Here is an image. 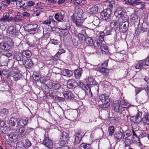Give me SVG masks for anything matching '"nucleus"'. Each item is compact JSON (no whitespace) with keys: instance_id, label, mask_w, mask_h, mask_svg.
<instances>
[{"instance_id":"4be33fe9","label":"nucleus","mask_w":149,"mask_h":149,"mask_svg":"<svg viewBox=\"0 0 149 149\" xmlns=\"http://www.w3.org/2000/svg\"><path fill=\"white\" fill-rule=\"evenodd\" d=\"M99 70L100 72L104 75L106 76L108 74L109 70L108 69L104 66H101L99 67Z\"/></svg>"},{"instance_id":"9d476101","label":"nucleus","mask_w":149,"mask_h":149,"mask_svg":"<svg viewBox=\"0 0 149 149\" xmlns=\"http://www.w3.org/2000/svg\"><path fill=\"white\" fill-rule=\"evenodd\" d=\"M29 119L26 117L20 118L19 121L17 122V124L20 127H24L28 122Z\"/></svg>"},{"instance_id":"f704fd0d","label":"nucleus","mask_w":149,"mask_h":149,"mask_svg":"<svg viewBox=\"0 0 149 149\" xmlns=\"http://www.w3.org/2000/svg\"><path fill=\"white\" fill-rule=\"evenodd\" d=\"M114 136L115 138L118 140L122 139L123 137L125 139V134H124V135L123 136L122 132L121 131L118 132L115 134Z\"/></svg>"},{"instance_id":"774afa93","label":"nucleus","mask_w":149,"mask_h":149,"mask_svg":"<svg viewBox=\"0 0 149 149\" xmlns=\"http://www.w3.org/2000/svg\"><path fill=\"white\" fill-rule=\"evenodd\" d=\"M143 60H144L145 65L146 66H149V56H147L146 58V59H144Z\"/></svg>"},{"instance_id":"423d86ee","label":"nucleus","mask_w":149,"mask_h":149,"mask_svg":"<svg viewBox=\"0 0 149 149\" xmlns=\"http://www.w3.org/2000/svg\"><path fill=\"white\" fill-rule=\"evenodd\" d=\"M121 104V108H122V109L119 113L122 114L123 116L125 117V118L126 117L128 118V114L129 113V112L128 110L127 106L125 103L123 104V102Z\"/></svg>"},{"instance_id":"b1692460","label":"nucleus","mask_w":149,"mask_h":149,"mask_svg":"<svg viewBox=\"0 0 149 149\" xmlns=\"http://www.w3.org/2000/svg\"><path fill=\"white\" fill-rule=\"evenodd\" d=\"M142 122L143 123L146 125H149V119L148 115L147 113L143 115V117L142 118Z\"/></svg>"},{"instance_id":"0eeeda50","label":"nucleus","mask_w":149,"mask_h":149,"mask_svg":"<svg viewBox=\"0 0 149 149\" xmlns=\"http://www.w3.org/2000/svg\"><path fill=\"white\" fill-rule=\"evenodd\" d=\"M114 15L118 18H121L126 15L125 11L123 8H118L115 12Z\"/></svg>"},{"instance_id":"4468645a","label":"nucleus","mask_w":149,"mask_h":149,"mask_svg":"<svg viewBox=\"0 0 149 149\" xmlns=\"http://www.w3.org/2000/svg\"><path fill=\"white\" fill-rule=\"evenodd\" d=\"M122 102L123 104V102H121L120 101L119 102V101H117L113 104L114 109L115 111L119 112L121 111L122 108H121V106H120V104L122 105L121 104Z\"/></svg>"},{"instance_id":"f8f14e48","label":"nucleus","mask_w":149,"mask_h":149,"mask_svg":"<svg viewBox=\"0 0 149 149\" xmlns=\"http://www.w3.org/2000/svg\"><path fill=\"white\" fill-rule=\"evenodd\" d=\"M9 139L10 141L13 142H15L17 141L18 135L16 132H12L9 135Z\"/></svg>"},{"instance_id":"49530a36","label":"nucleus","mask_w":149,"mask_h":149,"mask_svg":"<svg viewBox=\"0 0 149 149\" xmlns=\"http://www.w3.org/2000/svg\"><path fill=\"white\" fill-rule=\"evenodd\" d=\"M100 22V19L98 17H96L94 18L93 23L95 26L98 25Z\"/></svg>"},{"instance_id":"58836bf2","label":"nucleus","mask_w":149,"mask_h":149,"mask_svg":"<svg viewBox=\"0 0 149 149\" xmlns=\"http://www.w3.org/2000/svg\"><path fill=\"white\" fill-rule=\"evenodd\" d=\"M9 17V14L8 13H6L4 14L3 17L0 19V21L5 22L8 19Z\"/></svg>"},{"instance_id":"f3484780","label":"nucleus","mask_w":149,"mask_h":149,"mask_svg":"<svg viewBox=\"0 0 149 149\" xmlns=\"http://www.w3.org/2000/svg\"><path fill=\"white\" fill-rule=\"evenodd\" d=\"M71 19L73 23H74L77 27H81L83 26L81 24L82 21L81 19L75 18H74V19L72 17H71Z\"/></svg>"},{"instance_id":"13d9d810","label":"nucleus","mask_w":149,"mask_h":149,"mask_svg":"<svg viewBox=\"0 0 149 149\" xmlns=\"http://www.w3.org/2000/svg\"><path fill=\"white\" fill-rule=\"evenodd\" d=\"M36 26H38V25L36 24H28L27 26V29H33Z\"/></svg>"},{"instance_id":"2eb2a0df","label":"nucleus","mask_w":149,"mask_h":149,"mask_svg":"<svg viewBox=\"0 0 149 149\" xmlns=\"http://www.w3.org/2000/svg\"><path fill=\"white\" fill-rule=\"evenodd\" d=\"M23 64L25 68H31L33 66V63L30 59H27L24 61Z\"/></svg>"},{"instance_id":"e2e57ef3","label":"nucleus","mask_w":149,"mask_h":149,"mask_svg":"<svg viewBox=\"0 0 149 149\" xmlns=\"http://www.w3.org/2000/svg\"><path fill=\"white\" fill-rule=\"evenodd\" d=\"M117 120L116 119L113 117H111L109 120V121L111 123L115 124Z\"/></svg>"},{"instance_id":"c756f323","label":"nucleus","mask_w":149,"mask_h":149,"mask_svg":"<svg viewBox=\"0 0 149 149\" xmlns=\"http://www.w3.org/2000/svg\"><path fill=\"white\" fill-rule=\"evenodd\" d=\"M26 133V131L24 127H21L19 129V134L21 137H23L24 136Z\"/></svg>"},{"instance_id":"7c9ffc66","label":"nucleus","mask_w":149,"mask_h":149,"mask_svg":"<svg viewBox=\"0 0 149 149\" xmlns=\"http://www.w3.org/2000/svg\"><path fill=\"white\" fill-rule=\"evenodd\" d=\"M75 83V81L73 79L69 80L67 82V86L69 88H72L74 87Z\"/></svg>"},{"instance_id":"6e6d98bb","label":"nucleus","mask_w":149,"mask_h":149,"mask_svg":"<svg viewBox=\"0 0 149 149\" xmlns=\"http://www.w3.org/2000/svg\"><path fill=\"white\" fill-rule=\"evenodd\" d=\"M143 24H138V27L139 28H141V31H147L148 30V28L145 27H143Z\"/></svg>"},{"instance_id":"338daca9","label":"nucleus","mask_w":149,"mask_h":149,"mask_svg":"<svg viewBox=\"0 0 149 149\" xmlns=\"http://www.w3.org/2000/svg\"><path fill=\"white\" fill-rule=\"evenodd\" d=\"M70 36V33L68 31L64 32L63 34V38L65 39L68 38Z\"/></svg>"},{"instance_id":"a878e982","label":"nucleus","mask_w":149,"mask_h":149,"mask_svg":"<svg viewBox=\"0 0 149 149\" xmlns=\"http://www.w3.org/2000/svg\"><path fill=\"white\" fill-rule=\"evenodd\" d=\"M7 31L8 33L13 34V36L15 35L16 32V29L14 26L9 27Z\"/></svg>"},{"instance_id":"052dcab7","label":"nucleus","mask_w":149,"mask_h":149,"mask_svg":"<svg viewBox=\"0 0 149 149\" xmlns=\"http://www.w3.org/2000/svg\"><path fill=\"white\" fill-rule=\"evenodd\" d=\"M10 0H4L2 1V3L5 6H8L10 4Z\"/></svg>"},{"instance_id":"6e6552de","label":"nucleus","mask_w":149,"mask_h":149,"mask_svg":"<svg viewBox=\"0 0 149 149\" xmlns=\"http://www.w3.org/2000/svg\"><path fill=\"white\" fill-rule=\"evenodd\" d=\"M65 13L64 11L61 10L55 14L54 18L59 22H62L64 18Z\"/></svg>"},{"instance_id":"bb28decb","label":"nucleus","mask_w":149,"mask_h":149,"mask_svg":"<svg viewBox=\"0 0 149 149\" xmlns=\"http://www.w3.org/2000/svg\"><path fill=\"white\" fill-rule=\"evenodd\" d=\"M5 40L7 42L6 44L10 47L13 46L14 45V42L12 39L10 37L6 36L5 38Z\"/></svg>"},{"instance_id":"6ab92c4d","label":"nucleus","mask_w":149,"mask_h":149,"mask_svg":"<svg viewBox=\"0 0 149 149\" xmlns=\"http://www.w3.org/2000/svg\"><path fill=\"white\" fill-rule=\"evenodd\" d=\"M91 87L90 85L88 84L86 85V89L84 90L86 94L89 97H91L92 96V94L91 90Z\"/></svg>"},{"instance_id":"7ed1b4c3","label":"nucleus","mask_w":149,"mask_h":149,"mask_svg":"<svg viewBox=\"0 0 149 149\" xmlns=\"http://www.w3.org/2000/svg\"><path fill=\"white\" fill-rule=\"evenodd\" d=\"M142 113L140 111H138L135 116H130L131 121L134 123L139 124L142 122Z\"/></svg>"},{"instance_id":"69168bd1","label":"nucleus","mask_w":149,"mask_h":149,"mask_svg":"<svg viewBox=\"0 0 149 149\" xmlns=\"http://www.w3.org/2000/svg\"><path fill=\"white\" fill-rule=\"evenodd\" d=\"M1 114L4 115H6L8 113L9 111L6 109H1Z\"/></svg>"},{"instance_id":"aec40b11","label":"nucleus","mask_w":149,"mask_h":149,"mask_svg":"<svg viewBox=\"0 0 149 149\" xmlns=\"http://www.w3.org/2000/svg\"><path fill=\"white\" fill-rule=\"evenodd\" d=\"M98 10V6L94 5L88 10V12L91 14H95L97 13Z\"/></svg>"},{"instance_id":"5701e85b","label":"nucleus","mask_w":149,"mask_h":149,"mask_svg":"<svg viewBox=\"0 0 149 149\" xmlns=\"http://www.w3.org/2000/svg\"><path fill=\"white\" fill-rule=\"evenodd\" d=\"M129 132H130L129 131H127L126 132V134L127 135V137H128L130 135V134H128V133H129ZM125 139L124 141L125 143V146H129L132 142V140L129 139L128 137L127 138L125 137Z\"/></svg>"},{"instance_id":"c9c22d12","label":"nucleus","mask_w":149,"mask_h":149,"mask_svg":"<svg viewBox=\"0 0 149 149\" xmlns=\"http://www.w3.org/2000/svg\"><path fill=\"white\" fill-rule=\"evenodd\" d=\"M91 144L82 143L80 145L79 149H91Z\"/></svg>"},{"instance_id":"bf43d9fd","label":"nucleus","mask_w":149,"mask_h":149,"mask_svg":"<svg viewBox=\"0 0 149 149\" xmlns=\"http://www.w3.org/2000/svg\"><path fill=\"white\" fill-rule=\"evenodd\" d=\"M104 32H102L100 34L99 38V40L101 42H103L104 41Z\"/></svg>"},{"instance_id":"ddd939ff","label":"nucleus","mask_w":149,"mask_h":149,"mask_svg":"<svg viewBox=\"0 0 149 149\" xmlns=\"http://www.w3.org/2000/svg\"><path fill=\"white\" fill-rule=\"evenodd\" d=\"M50 88L54 90H57L60 89L61 87V85L58 82H50L49 84Z\"/></svg>"},{"instance_id":"1a4fd4ad","label":"nucleus","mask_w":149,"mask_h":149,"mask_svg":"<svg viewBox=\"0 0 149 149\" xmlns=\"http://www.w3.org/2000/svg\"><path fill=\"white\" fill-rule=\"evenodd\" d=\"M88 83L90 84L96 86L95 89L98 92L99 90L98 83L96 81L95 79L93 77H90L88 78Z\"/></svg>"},{"instance_id":"e433bc0d","label":"nucleus","mask_w":149,"mask_h":149,"mask_svg":"<svg viewBox=\"0 0 149 149\" xmlns=\"http://www.w3.org/2000/svg\"><path fill=\"white\" fill-rule=\"evenodd\" d=\"M101 51L103 54H107L109 52L108 47L105 45H102L100 47Z\"/></svg>"},{"instance_id":"c03bdc74","label":"nucleus","mask_w":149,"mask_h":149,"mask_svg":"<svg viewBox=\"0 0 149 149\" xmlns=\"http://www.w3.org/2000/svg\"><path fill=\"white\" fill-rule=\"evenodd\" d=\"M77 36L79 40L80 41H81L82 42L84 41L86 38L85 36H84V35L81 34L79 33L78 34Z\"/></svg>"},{"instance_id":"a19ab883","label":"nucleus","mask_w":149,"mask_h":149,"mask_svg":"<svg viewBox=\"0 0 149 149\" xmlns=\"http://www.w3.org/2000/svg\"><path fill=\"white\" fill-rule=\"evenodd\" d=\"M14 79L17 81L22 77V74L20 73H15L13 74Z\"/></svg>"},{"instance_id":"a18cd8bd","label":"nucleus","mask_w":149,"mask_h":149,"mask_svg":"<svg viewBox=\"0 0 149 149\" xmlns=\"http://www.w3.org/2000/svg\"><path fill=\"white\" fill-rule=\"evenodd\" d=\"M22 55V54L20 53H18L17 54L16 58L17 60L18 61H23V57Z\"/></svg>"},{"instance_id":"20e7f679","label":"nucleus","mask_w":149,"mask_h":149,"mask_svg":"<svg viewBox=\"0 0 149 149\" xmlns=\"http://www.w3.org/2000/svg\"><path fill=\"white\" fill-rule=\"evenodd\" d=\"M111 14V9L110 8L107 9L101 13L100 18L103 20H107L110 17Z\"/></svg>"},{"instance_id":"cd10ccee","label":"nucleus","mask_w":149,"mask_h":149,"mask_svg":"<svg viewBox=\"0 0 149 149\" xmlns=\"http://www.w3.org/2000/svg\"><path fill=\"white\" fill-rule=\"evenodd\" d=\"M39 28L36 26L33 29H26V31L31 34H34L38 32Z\"/></svg>"},{"instance_id":"864d4df0","label":"nucleus","mask_w":149,"mask_h":149,"mask_svg":"<svg viewBox=\"0 0 149 149\" xmlns=\"http://www.w3.org/2000/svg\"><path fill=\"white\" fill-rule=\"evenodd\" d=\"M77 84L78 86L82 89L84 90L86 89V85L85 86L82 82L79 81L77 82Z\"/></svg>"},{"instance_id":"473e14b6","label":"nucleus","mask_w":149,"mask_h":149,"mask_svg":"<svg viewBox=\"0 0 149 149\" xmlns=\"http://www.w3.org/2000/svg\"><path fill=\"white\" fill-rule=\"evenodd\" d=\"M63 113L65 116L70 118H72L74 117L73 111L70 110H67L65 112L63 111Z\"/></svg>"},{"instance_id":"2f4dec72","label":"nucleus","mask_w":149,"mask_h":149,"mask_svg":"<svg viewBox=\"0 0 149 149\" xmlns=\"http://www.w3.org/2000/svg\"><path fill=\"white\" fill-rule=\"evenodd\" d=\"M64 96L68 99H70L73 97V94L69 91H66L63 93Z\"/></svg>"},{"instance_id":"f03ea898","label":"nucleus","mask_w":149,"mask_h":149,"mask_svg":"<svg viewBox=\"0 0 149 149\" xmlns=\"http://www.w3.org/2000/svg\"><path fill=\"white\" fill-rule=\"evenodd\" d=\"M8 45L6 43H0V51L3 52V54L8 58L10 57L12 54L10 53L7 50L8 49Z\"/></svg>"},{"instance_id":"09e8293b","label":"nucleus","mask_w":149,"mask_h":149,"mask_svg":"<svg viewBox=\"0 0 149 149\" xmlns=\"http://www.w3.org/2000/svg\"><path fill=\"white\" fill-rule=\"evenodd\" d=\"M26 4V6H25L23 7V8L26 9L27 8V6H33L35 5V3L33 1H29L27 2Z\"/></svg>"},{"instance_id":"680f3d73","label":"nucleus","mask_w":149,"mask_h":149,"mask_svg":"<svg viewBox=\"0 0 149 149\" xmlns=\"http://www.w3.org/2000/svg\"><path fill=\"white\" fill-rule=\"evenodd\" d=\"M121 18H122V22L123 23L129 22L128 21L129 18L127 15H125L123 17H122Z\"/></svg>"},{"instance_id":"4c0bfd02","label":"nucleus","mask_w":149,"mask_h":149,"mask_svg":"<svg viewBox=\"0 0 149 149\" xmlns=\"http://www.w3.org/2000/svg\"><path fill=\"white\" fill-rule=\"evenodd\" d=\"M16 119H15L13 117L11 118L10 120L9 121V125L10 127H14L15 126L16 124Z\"/></svg>"},{"instance_id":"3c124183","label":"nucleus","mask_w":149,"mask_h":149,"mask_svg":"<svg viewBox=\"0 0 149 149\" xmlns=\"http://www.w3.org/2000/svg\"><path fill=\"white\" fill-rule=\"evenodd\" d=\"M63 52H58L54 56V57L53 58V59L54 61H56L58 60L60 58V56L61 54L63 53Z\"/></svg>"},{"instance_id":"37998d69","label":"nucleus","mask_w":149,"mask_h":149,"mask_svg":"<svg viewBox=\"0 0 149 149\" xmlns=\"http://www.w3.org/2000/svg\"><path fill=\"white\" fill-rule=\"evenodd\" d=\"M86 43L90 46H91L93 43L92 39L88 37H86L85 39Z\"/></svg>"},{"instance_id":"72a5a7b5","label":"nucleus","mask_w":149,"mask_h":149,"mask_svg":"<svg viewBox=\"0 0 149 149\" xmlns=\"http://www.w3.org/2000/svg\"><path fill=\"white\" fill-rule=\"evenodd\" d=\"M123 25L122 32L124 33H125L128 30V28L129 26V22H126L123 23L122 24Z\"/></svg>"},{"instance_id":"9b49d317","label":"nucleus","mask_w":149,"mask_h":149,"mask_svg":"<svg viewBox=\"0 0 149 149\" xmlns=\"http://www.w3.org/2000/svg\"><path fill=\"white\" fill-rule=\"evenodd\" d=\"M83 10L81 9L78 8L77 10V13L73 14L71 16V17L74 19V18L81 19L82 18V15L83 14Z\"/></svg>"},{"instance_id":"5fc2aeb1","label":"nucleus","mask_w":149,"mask_h":149,"mask_svg":"<svg viewBox=\"0 0 149 149\" xmlns=\"http://www.w3.org/2000/svg\"><path fill=\"white\" fill-rule=\"evenodd\" d=\"M67 141V140L63 139V138H60L58 143L59 144L60 146H63L66 143Z\"/></svg>"},{"instance_id":"a211bd4d","label":"nucleus","mask_w":149,"mask_h":149,"mask_svg":"<svg viewBox=\"0 0 149 149\" xmlns=\"http://www.w3.org/2000/svg\"><path fill=\"white\" fill-rule=\"evenodd\" d=\"M144 60H143L138 61L135 66V68L136 69H141L143 68L145 66Z\"/></svg>"},{"instance_id":"393cba45","label":"nucleus","mask_w":149,"mask_h":149,"mask_svg":"<svg viewBox=\"0 0 149 149\" xmlns=\"http://www.w3.org/2000/svg\"><path fill=\"white\" fill-rule=\"evenodd\" d=\"M63 75L65 76L70 77L73 75V73L72 71L68 69H65L63 71Z\"/></svg>"},{"instance_id":"79ce46f5","label":"nucleus","mask_w":149,"mask_h":149,"mask_svg":"<svg viewBox=\"0 0 149 149\" xmlns=\"http://www.w3.org/2000/svg\"><path fill=\"white\" fill-rule=\"evenodd\" d=\"M138 17L135 14H132L130 16V20L131 22L134 23L138 20Z\"/></svg>"},{"instance_id":"dca6fc26","label":"nucleus","mask_w":149,"mask_h":149,"mask_svg":"<svg viewBox=\"0 0 149 149\" xmlns=\"http://www.w3.org/2000/svg\"><path fill=\"white\" fill-rule=\"evenodd\" d=\"M83 72L82 68H79L75 70L74 72L75 77L77 79H79Z\"/></svg>"},{"instance_id":"39448f33","label":"nucleus","mask_w":149,"mask_h":149,"mask_svg":"<svg viewBox=\"0 0 149 149\" xmlns=\"http://www.w3.org/2000/svg\"><path fill=\"white\" fill-rule=\"evenodd\" d=\"M42 144L49 149H52L53 147V143L52 141L48 137L45 136L43 142Z\"/></svg>"},{"instance_id":"0e129e2a","label":"nucleus","mask_w":149,"mask_h":149,"mask_svg":"<svg viewBox=\"0 0 149 149\" xmlns=\"http://www.w3.org/2000/svg\"><path fill=\"white\" fill-rule=\"evenodd\" d=\"M75 136V144H77L79 143L81 140V137H78L77 136Z\"/></svg>"},{"instance_id":"f257e3e1","label":"nucleus","mask_w":149,"mask_h":149,"mask_svg":"<svg viewBox=\"0 0 149 149\" xmlns=\"http://www.w3.org/2000/svg\"><path fill=\"white\" fill-rule=\"evenodd\" d=\"M99 98L102 103V104L100 105V107L103 108H106L109 107L110 105L109 103L110 100L108 96L105 94L101 95L99 96Z\"/></svg>"},{"instance_id":"603ef678","label":"nucleus","mask_w":149,"mask_h":149,"mask_svg":"<svg viewBox=\"0 0 149 149\" xmlns=\"http://www.w3.org/2000/svg\"><path fill=\"white\" fill-rule=\"evenodd\" d=\"M108 130L109 133V135H112L114 132V127L113 126H109V127Z\"/></svg>"},{"instance_id":"4d7b16f0","label":"nucleus","mask_w":149,"mask_h":149,"mask_svg":"<svg viewBox=\"0 0 149 149\" xmlns=\"http://www.w3.org/2000/svg\"><path fill=\"white\" fill-rule=\"evenodd\" d=\"M32 144L31 142L28 139H26L25 141V146L26 145L27 148H29L31 146Z\"/></svg>"},{"instance_id":"412c9836","label":"nucleus","mask_w":149,"mask_h":149,"mask_svg":"<svg viewBox=\"0 0 149 149\" xmlns=\"http://www.w3.org/2000/svg\"><path fill=\"white\" fill-rule=\"evenodd\" d=\"M10 73L9 70H8L5 69L2 71H0V76L3 77L4 76V77L7 79L8 78Z\"/></svg>"},{"instance_id":"ea45409f","label":"nucleus","mask_w":149,"mask_h":149,"mask_svg":"<svg viewBox=\"0 0 149 149\" xmlns=\"http://www.w3.org/2000/svg\"><path fill=\"white\" fill-rule=\"evenodd\" d=\"M120 23L117 20H113L110 24L111 26L113 25V27L117 28L119 26Z\"/></svg>"},{"instance_id":"c85d7f7f","label":"nucleus","mask_w":149,"mask_h":149,"mask_svg":"<svg viewBox=\"0 0 149 149\" xmlns=\"http://www.w3.org/2000/svg\"><path fill=\"white\" fill-rule=\"evenodd\" d=\"M16 147L17 149H28L21 141L18 142L16 143Z\"/></svg>"},{"instance_id":"8fccbe9b","label":"nucleus","mask_w":149,"mask_h":149,"mask_svg":"<svg viewBox=\"0 0 149 149\" xmlns=\"http://www.w3.org/2000/svg\"><path fill=\"white\" fill-rule=\"evenodd\" d=\"M22 54L24 56L28 57L30 56L31 52L28 50H26L22 52Z\"/></svg>"},{"instance_id":"de8ad7c7","label":"nucleus","mask_w":149,"mask_h":149,"mask_svg":"<svg viewBox=\"0 0 149 149\" xmlns=\"http://www.w3.org/2000/svg\"><path fill=\"white\" fill-rule=\"evenodd\" d=\"M68 132H63L62 134V135L61 136V138H63V139L67 140L68 138Z\"/></svg>"}]
</instances>
